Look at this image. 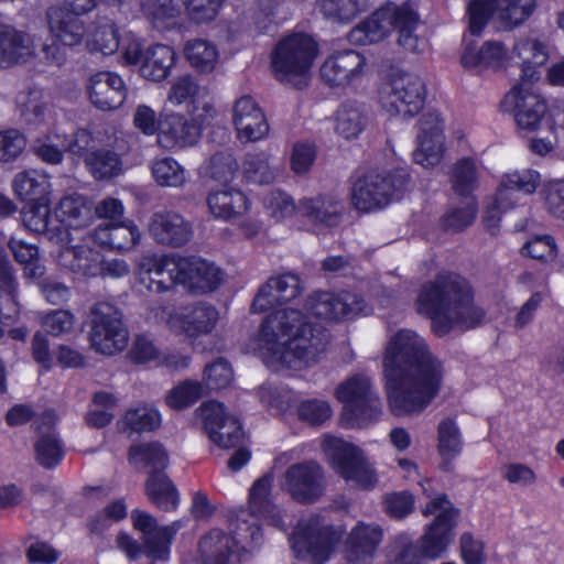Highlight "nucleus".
<instances>
[{"label": "nucleus", "instance_id": "e433bc0d", "mask_svg": "<svg viewBox=\"0 0 564 564\" xmlns=\"http://www.w3.org/2000/svg\"><path fill=\"white\" fill-rule=\"evenodd\" d=\"M207 207L216 219L231 220L243 216L250 209L246 194L235 187L212 191L207 196Z\"/></svg>", "mask_w": 564, "mask_h": 564}, {"label": "nucleus", "instance_id": "6ab92c4d", "mask_svg": "<svg viewBox=\"0 0 564 564\" xmlns=\"http://www.w3.org/2000/svg\"><path fill=\"white\" fill-rule=\"evenodd\" d=\"M212 442L221 448H231L240 444L243 431L239 420L228 415L221 403L204 402L197 410Z\"/></svg>", "mask_w": 564, "mask_h": 564}, {"label": "nucleus", "instance_id": "37998d69", "mask_svg": "<svg viewBox=\"0 0 564 564\" xmlns=\"http://www.w3.org/2000/svg\"><path fill=\"white\" fill-rule=\"evenodd\" d=\"M273 476L267 474L254 481L249 492V507L252 513L273 527H281L282 521L276 507L270 499Z\"/></svg>", "mask_w": 564, "mask_h": 564}, {"label": "nucleus", "instance_id": "4c0bfd02", "mask_svg": "<svg viewBox=\"0 0 564 564\" xmlns=\"http://www.w3.org/2000/svg\"><path fill=\"white\" fill-rule=\"evenodd\" d=\"M83 43L90 53L111 55L120 45L119 28L111 19L97 15L88 26L86 25Z\"/></svg>", "mask_w": 564, "mask_h": 564}, {"label": "nucleus", "instance_id": "e2e57ef3", "mask_svg": "<svg viewBox=\"0 0 564 564\" xmlns=\"http://www.w3.org/2000/svg\"><path fill=\"white\" fill-rule=\"evenodd\" d=\"M263 206L267 215L278 223L285 221L296 213L299 214V203L295 204L293 198L282 191L269 193L263 198Z\"/></svg>", "mask_w": 564, "mask_h": 564}, {"label": "nucleus", "instance_id": "c9c22d12", "mask_svg": "<svg viewBox=\"0 0 564 564\" xmlns=\"http://www.w3.org/2000/svg\"><path fill=\"white\" fill-rule=\"evenodd\" d=\"M237 540L221 530H212L199 542V560L187 558V561H196L197 564H234Z\"/></svg>", "mask_w": 564, "mask_h": 564}, {"label": "nucleus", "instance_id": "0e129e2a", "mask_svg": "<svg viewBox=\"0 0 564 564\" xmlns=\"http://www.w3.org/2000/svg\"><path fill=\"white\" fill-rule=\"evenodd\" d=\"M453 188L460 196L468 197L477 187L478 174L475 162L469 158L459 160L451 174Z\"/></svg>", "mask_w": 564, "mask_h": 564}, {"label": "nucleus", "instance_id": "052dcab7", "mask_svg": "<svg viewBox=\"0 0 564 564\" xmlns=\"http://www.w3.org/2000/svg\"><path fill=\"white\" fill-rule=\"evenodd\" d=\"M50 203H30L24 207L22 220L29 230L36 234H51L57 230V227L52 225Z\"/></svg>", "mask_w": 564, "mask_h": 564}, {"label": "nucleus", "instance_id": "1a4fd4ad", "mask_svg": "<svg viewBox=\"0 0 564 564\" xmlns=\"http://www.w3.org/2000/svg\"><path fill=\"white\" fill-rule=\"evenodd\" d=\"M148 318L155 323H165L174 334L198 338L213 332L218 322L219 313L213 305L199 302L180 306L169 312L164 307H153Z\"/></svg>", "mask_w": 564, "mask_h": 564}, {"label": "nucleus", "instance_id": "20e7f679", "mask_svg": "<svg viewBox=\"0 0 564 564\" xmlns=\"http://www.w3.org/2000/svg\"><path fill=\"white\" fill-rule=\"evenodd\" d=\"M17 105L28 131L39 132L32 141L33 154L46 164H61L66 152V128L64 124H55V111L44 101L42 93L36 89L21 93Z\"/></svg>", "mask_w": 564, "mask_h": 564}, {"label": "nucleus", "instance_id": "4468645a", "mask_svg": "<svg viewBox=\"0 0 564 564\" xmlns=\"http://www.w3.org/2000/svg\"><path fill=\"white\" fill-rule=\"evenodd\" d=\"M367 57L355 50L329 54L319 67L322 80L333 88L356 90L370 75Z\"/></svg>", "mask_w": 564, "mask_h": 564}, {"label": "nucleus", "instance_id": "f257e3e1", "mask_svg": "<svg viewBox=\"0 0 564 564\" xmlns=\"http://www.w3.org/2000/svg\"><path fill=\"white\" fill-rule=\"evenodd\" d=\"M444 375L442 362L416 332L403 328L389 337L383 377L389 409L394 415L424 411L441 392Z\"/></svg>", "mask_w": 564, "mask_h": 564}, {"label": "nucleus", "instance_id": "9d476101", "mask_svg": "<svg viewBox=\"0 0 564 564\" xmlns=\"http://www.w3.org/2000/svg\"><path fill=\"white\" fill-rule=\"evenodd\" d=\"M89 340L91 347L112 356L126 349L129 332L121 312L109 302H98L90 308Z\"/></svg>", "mask_w": 564, "mask_h": 564}, {"label": "nucleus", "instance_id": "864d4df0", "mask_svg": "<svg viewBox=\"0 0 564 564\" xmlns=\"http://www.w3.org/2000/svg\"><path fill=\"white\" fill-rule=\"evenodd\" d=\"M278 172L279 170L271 164L270 156L264 152L248 154L242 163L245 178L254 184L272 183Z\"/></svg>", "mask_w": 564, "mask_h": 564}, {"label": "nucleus", "instance_id": "aec40b11", "mask_svg": "<svg viewBox=\"0 0 564 564\" xmlns=\"http://www.w3.org/2000/svg\"><path fill=\"white\" fill-rule=\"evenodd\" d=\"M137 269L139 282L150 292L163 293L178 285V257L174 254L145 253Z\"/></svg>", "mask_w": 564, "mask_h": 564}, {"label": "nucleus", "instance_id": "f3484780", "mask_svg": "<svg viewBox=\"0 0 564 564\" xmlns=\"http://www.w3.org/2000/svg\"><path fill=\"white\" fill-rule=\"evenodd\" d=\"M281 489L297 502L313 503L326 489L324 469L314 460L293 464L283 475Z\"/></svg>", "mask_w": 564, "mask_h": 564}, {"label": "nucleus", "instance_id": "c756f323", "mask_svg": "<svg viewBox=\"0 0 564 564\" xmlns=\"http://www.w3.org/2000/svg\"><path fill=\"white\" fill-rule=\"evenodd\" d=\"M57 262L79 276L94 278L101 274V253L90 248L84 238L74 243V239L67 235V242L59 250Z\"/></svg>", "mask_w": 564, "mask_h": 564}, {"label": "nucleus", "instance_id": "9b49d317", "mask_svg": "<svg viewBox=\"0 0 564 564\" xmlns=\"http://www.w3.org/2000/svg\"><path fill=\"white\" fill-rule=\"evenodd\" d=\"M382 109L392 117L412 118L423 108L425 87L423 80L411 73H395L379 94Z\"/></svg>", "mask_w": 564, "mask_h": 564}, {"label": "nucleus", "instance_id": "f8f14e48", "mask_svg": "<svg viewBox=\"0 0 564 564\" xmlns=\"http://www.w3.org/2000/svg\"><path fill=\"white\" fill-rule=\"evenodd\" d=\"M422 513L436 514V518L426 528L416 545L425 558L436 560L445 553L453 541L457 511L445 495H438L422 508Z\"/></svg>", "mask_w": 564, "mask_h": 564}, {"label": "nucleus", "instance_id": "f704fd0d", "mask_svg": "<svg viewBox=\"0 0 564 564\" xmlns=\"http://www.w3.org/2000/svg\"><path fill=\"white\" fill-rule=\"evenodd\" d=\"M541 183L540 174L534 170L513 171L502 175L497 188V203L503 208H513L519 200L518 193L530 195Z\"/></svg>", "mask_w": 564, "mask_h": 564}, {"label": "nucleus", "instance_id": "dca6fc26", "mask_svg": "<svg viewBox=\"0 0 564 564\" xmlns=\"http://www.w3.org/2000/svg\"><path fill=\"white\" fill-rule=\"evenodd\" d=\"M406 182L408 175L404 171H399L393 176L368 173L355 183L351 193L352 204L361 212L381 209L392 202Z\"/></svg>", "mask_w": 564, "mask_h": 564}, {"label": "nucleus", "instance_id": "680f3d73", "mask_svg": "<svg viewBox=\"0 0 564 564\" xmlns=\"http://www.w3.org/2000/svg\"><path fill=\"white\" fill-rule=\"evenodd\" d=\"M204 394V384L196 380H184L166 394V404L175 410L193 405Z\"/></svg>", "mask_w": 564, "mask_h": 564}, {"label": "nucleus", "instance_id": "8fccbe9b", "mask_svg": "<svg viewBox=\"0 0 564 564\" xmlns=\"http://www.w3.org/2000/svg\"><path fill=\"white\" fill-rule=\"evenodd\" d=\"M85 165L96 180H108L118 176L123 171L121 158L107 149L87 153Z\"/></svg>", "mask_w": 564, "mask_h": 564}, {"label": "nucleus", "instance_id": "b1692460", "mask_svg": "<svg viewBox=\"0 0 564 564\" xmlns=\"http://www.w3.org/2000/svg\"><path fill=\"white\" fill-rule=\"evenodd\" d=\"M231 121L237 139L243 143L260 141L269 133L267 118L250 96H242L234 102Z\"/></svg>", "mask_w": 564, "mask_h": 564}, {"label": "nucleus", "instance_id": "ddd939ff", "mask_svg": "<svg viewBox=\"0 0 564 564\" xmlns=\"http://www.w3.org/2000/svg\"><path fill=\"white\" fill-rule=\"evenodd\" d=\"M536 0H471L468 6L469 33L480 35L489 18L496 15L506 28L513 29L534 12Z\"/></svg>", "mask_w": 564, "mask_h": 564}, {"label": "nucleus", "instance_id": "4be33fe9", "mask_svg": "<svg viewBox=\"0 0 564 564\" xmlns=\"http://www.w3.org/2000/svg\"><path fill=\"white\" fill-rule=\"evenodd\" d=\"M133 527L144 534V553L153 560L165 561L170 555V542L184 525L182 520L170 525L159 527L156 519L147 511L131 512Z\"/></svg>", "mask_w": 564, "mask_h": 564}, {"label": "nucleus", "instance_id": "3c124183", "mask_svg": "<svg viewBox=\"0 0 564 564\" xmlns=\"http://www.w3.org/2000/svg\"><path fill=\"white\" fill-rule=\"evenodd\" d=\"M151 173L158 185L178 188L185 185L187 172L172 156L156 158L151 162Z\"/></svg>", "mask_w": 564, "mask_h": 564}, {"label": "nucleus", "instance_id": "6e6d98bb", "mask_svg": "<svg viewBox=\"0 0 564 564\" xmlns=\"http://www.w3.org/2000/svg\"><path fill=\"white\" fill-rule=\"evenodd\" d=\"M370 6L371 0H323L321 9L329 20L349 22Z\"/></svg>", "mask_w": 564, "mask_h": 564}, {"label": "nucleus", "instance_id": "a18cd8bd", "mask_svg": "<svg viewBox=\"0 0 564 564\" xmlns=\"http://www.w3.org/2000/svg\"><path fill=\"white\" fill-rule=\"evenodd\" d=\"M176 62V53L167 45L156 44L149 47L142 58L141 75L150 80L165 79Z\"/></svg>", "mask_w": 564, "mask_h": 564}, {"label": "nucleus", "instance_id": "0eeeda50", "mask_svg": "<svg viewBox=\"0 0 564 564\" xmlns=\"http://www.w3.org/2000/svg\"><path fill=\"white\" fill-rule=\"evenodd\" d=\"M322 449L330 467L348 486L365 491L377 487L378 471L361 448L341 438L325 435Z\"/></svg>", "mask_w": 564, "mask_h": 564}, {"label": "nucleus", "instance_id": "7c9ffc66", "mask_svg": "<svg viewBox=\"0 0 564 564\" xmlns=\"http://www.w3.org/2000/svg\"><path fill=\"white\" fill-rule=\"evenodd\" d=\"M198 140V126L192 124L184 115L169 112L161 116L156 137L161 148L175 151L193 147Z\"/></svg>", "mask_w": 564, "mask_h": 564}, {"label": "nucleus", "instance_id": "4d7b16f0", "mask_svg": "<svg viewBox=\"0 0 564 564\" xmlns=\"http://www.w3.org/2000/svg\"><path fill=\"white\" fill-rule=\"evenodd\" d=\"M186 0H140L142 13L154 25L160 26L175 19L183 9Z\"/></svg>", "mask_w": 564, "mask_h": 564}, {"label": "nucleus", "instance_id": "cd10ccee", "mask_svg": "<svg viewBox=\"0 0 564 564\" xmlns=\"http://www.w3.org/2000/svg\"><path fill=\"white\" fill-rule=\"evenodd\" d=\"M221 282L223 273L214 263L200 258L178 257V285L193 292L207 293Z\"/></svg>", "mask_w": 564, "mask_h": 564}, {"label": "nucleus", "instance_id": "7ed1b4c3", "mask_svg": "<svg viewBox=\"0 0 564 564\" xmlns=\"http://www.w3.org/2000/svg\"><path fill=\"white\" fill-rule=\"evenodd\" d=\"M417 311L432 319V328L445 336L454 328L468 330L479 326L485 311L474 302L468 282L455 274H441L425 283L416 299Z\"/></svg>", "mask_w": 564, "mask_h": 564}, {"label": "nucleus", "instance_id": "a211bd4d", "mask_svg": "<svg viewBox=\"0 0 564 564\" xmlns=\"http://www.w3.org/2000/svg\"><path fill=\"white\" fill-rule=\"evenodd\" d=\"M336 398L343 403L345 413L354 419L376 414L380 410V399L372 389L371 380L365 375H355L336 389Z\"/></svg>", "mask_w": 564, "mask_h": 564}, {"label": "nucleus", "instance_id": "a19ab883", "mask_svg": "<svg viewBox=\"0 0 564 564\" xmlns=\"http://www.w3.org/2000/svg\"><path fill=\"white\" fill-rule=\"evenodd\" d=\"M369 121L367 107L356 100L341 104L335 117V132L345 140L357 139Z\"/></svg>", "mask_w": 564, "mask_h": 564}, {"label": "nucleus", "instance_id": "58836bf2", "mask_svg": "<svg viewBox=\"0 0 564 564\" xmlns=\"http://www.w3.org/2000/svg\"><path fill=\"white\" fill-rule=\"evenodd\" d=\"M14 194L23 202H51L53 192L48 175L35 170L18 173L12 182Z\"/></svg>", "mask_w": 564, "mask_h": 564}, {"label": "nucleus", "instance_id": "603ef678", "mask_svg": "<svg viewBox=\"0 0 564 564\" xmlns=\"http://www.w3.org/2000/svg\"><path fill=\"white\" fill-rule=\"evenodd\" d=\"M8 246L15 261L23 267L26 278L37 279L44 275L45 267L40 261L39 249L35 245L12 237Z\"/></svg>", "mask_w": 564, "mask_h": 564}, {"label": "nucleus", "instance_id": "2eb2a0df", "mask_svg": "<svg viewBox=\"0 0 564 564\" xmlns=\"http://www.w3.org/2000/svg\"><path fill=\"white\" fill-rule=\"evenodd\" d=\"M500 109L513 116L521 132H535L546 122V102L528 83L513 86L502 99Z\"/></svg>", "mask_w": 564, "mask_h": 564}, {"label": "nucleus", "instance_id": "338daca9", "mask_svg": "<svg viewBox=\"0 0 564 564\" xmlns=\"http://www.w3.org/2000/svg\"><path fill=\"white\" fill-rule=\"evenodd\" d=\"M129 459L139 467H152L154 470L166 466L167 456L160 444L134 445L130 448Z\"/></svg>", "mask_w": 564, "mask_h": 564}, {"label": "nucleus", "instance_id": "423d86ee", "mask_svg": "<svg viewBox=\"0 0 564 564\" xmlns=\"http://www.w3.org/2000/svg\"><path fill=\"white\" fill-rule=\"evenodd\" d=\"M318 54L317 43L305 33H292L282 37L271 53L274 77L284 84L304 86Z\"/></svg>", "mask_w": 564, "mask_h": 564}, {"label": "nucleus", "instance_id": "49530a36", "mask_svg": "<svg viewBox=\"0 0 564 564\" xmlns=\"http://www.w3.org/2000/svg\"><path fill=\"white\" fill-rule=\"evenodd\" d=\"M184 56L189 65L200 74L213 73L220 62L218 46L208 40L194 39L186 42Z\"/></svg>", "mask_w": 564, "mask_h": 564}, {"label": "nucleus", "instance_id": "412c9836", "mask_svg": "<svg viewBox=\"0 0 564 564\" xmlns=\"http://www.w3.org/2000/svg\"><path fill=\"white\" fill-rule=\"evenodd\" d=\"M308 314L324 321L352 318L366 312L365 301L357 294L321 292L311 295L306 302Z\"/></svg>", "mask_w": 564, "mask_h": 564}, {"label": "nucleus", "instance_id": "c03bdc74", "mask_svg": "<svg viewBox=\"0 0 564 564\" xmlns=\"http://www.w3.org/2000/svg\"><path fill=\"white\" fill-rule=\"evenodd\" d=\"M54 215L57 223L75 229L84 228L93 220L91 208L79 194L64 196L55 206Z\"/></svg>", "mask_w": 564, "mask_h": 564}, {"label": "nucleus", "instance_id": "2f4dec72", "mask_svg": "<svg viewBox=\"0 0 564 564\" xmlns=\"http://www.w3.org/2000/svg\"><path fill=\"white\" fill-rule=\"evenodd\" d=\"M383 538V531L376 523L358 522L345 543V556L350 564H369Z\"/></svg>", "mask_w": 564, "mask_h": 564}, {"label": "nucleus", "instance_id": "f03ea898", "mask_svg": "<svg viewBox=\"0 0 564 564\" xmlns=\"http://www.w3.org/2000/svg\"><path fill=\"white\" fill-rule=\"evenodd\" d=\"M326 343L322 326L308 323L302 312L285 307L262 321L258 333L249 339L247 350L273 371L301 370L316 362Z\"/></svg>", "mask_w": 564, "mask_h": 564}, {"label": "nucleus", "instance_id": "6e6552de", "mask_svg": "<svg viewBox=\"0 0 564 564\" xmlns=\"http://www.w3.org/2000/svg\"><path fill=\"white\" fill-rule=\"evenodd\" d=\"M341 536L340 529L325 523L318 516H313L299 522L291 543L297 557L323 564L330 557Z\"/></svg>", "mask_w": 564, "mask_h": 564}, {"label": "nucleus", "instance_id": "de8ad7c7", "mask_svg": "<svg viewBox=\"0 0 564 564\" xmlns=\"http://www.w3.org/2000/svg\"><path fill=\"white\" fill-rule=\"evenodd\" d=\"M148 498L164 511L176 510L180 495L171 479L161 471L150 473L145 482Z\"/></svg>", "mask_w": 564, "mask_h": 564}, {"label": "nucleus", "instance_id": "393cba45", "mask_svg": "<svg viewBox=\"0 0 564 564\" xmlns=\"http://www.w3.org/2000/svg\"><path fill=\"white\" fill-rule=\"evenodd\" d=\"M35 59V37L12 25L0 24V68L30 64Z\"/></svg>", "mask_w": 564, "mask_h": 564}, {"label": "nucleus", "instance_id": "09e8293b", "mask_svg": "<svg viewBox=\"0 0 564 564\" xmlns=\"http://www.w3.org/2000/svg\"><path fill=\"white\" fill-rule=\"evenodd\" d=\"M464 446L460 430L453 419L446 417L437 425V451L445 465L457 458Z\"/></svg>", "mask_w": 564, "mask_h": 564}, {"label": "nucleus", "instance_id": "bf43d9fd", "mask_svg": "<svg viewBox=\"0 0 564 564\" xmlns=\"http://www.w3.org/2000/svg\"><path fill=\"white\" fill-rule=\"evenodd\" d=\"M388 557L390 564H424L425 556L411 538L398 534L389 545Z\"/></svg>", "mask_w": 564, "mask_h": 564}, {"label": "nucleus", "instance_id": "ea45409f", "mask_svg": "<svg viewBox=\"0 0 564 564\" xmlns=\"http://www.w3.org/2000/svg\"><path fill=\"white\" fill-rule=\"evenodd\" d=\"M514 53L521 61V82L531 84L541 76V68L549 58L543 43L535 39H521L514 46Z\"/></svg>", "mask_w": 564, "mask_h": 564}, {"label": "nucleus", "instance_id": "13d9d810", "mask_svg": "<svg viewBox=\"0 0 564 564\" xmlns=\"http://www.w3.org/2000/svg\"><path fill=\"white\" fill-rule=\"evenodd\" d=\"M117 399L110 392L99 391L93 394L91 409L87 412L85 421L88 426L101 429L108 425L115 414Z\"/></svg>", "mask_w": 564, "mask_h": 564}, {"label": "nucleus", "instance_id": "5fc2aeb1", "mask_svg": "<svg viewBox=\"0 0 564 564\" xmlns=\"http://www.w3.org/2000/svg\"><path fill=\"white\" fill-rule=\"evenodd\" d=\"M161 424L160 412L150 405H140L128 410L118 422L121 431L144 432L158 429Z\"/></svg>", "mask_w": 564, "mask_h": 564}, {"label": "nucleus", "instance_id": "bb28decb", "mask_svg": "<svg viewBox=\"0 0 564 564\" xmlns=\"http://www.w3.org/2000/svg\"><path fill=\"white\" fill-rule=\"evenodd\" d=\"M149 235L160 245L181 247L193 236L191 224L178 213L160 210L148 223Z\"/></svg>", "mask_w": 564, "mask_h": 564}, {"label": "nucleus", "instance_id": "79ce46f5", "mask_svg": "<svg viewBox=\"0 0 564 564\" xmlns=\"http://www.w3.org/2000/svg\"><path fill=\"white\" fill-rule=\"evenodd\" d=\"M340 213L341 205L333 196L304 197L299 202V214L314 225H336Z\"/></svg>", "mask_w": 564, "mask_h": 564}, {"label": "nucleus", "instance_id": "c85d7f7f", "mask_svg": "<svg viewBox=\"0 0 564 564\" xmlns=\"http://www.w3.org/2000/svg\"><path fill=\"white\" fill-rule=\"evenodd\" d=\"M90 102L98 109L109 111L119 108L127 97V87L117 73L98 72L87 83Z\"/></svg>", "mask_w": 564, "mask_h": 564}, {"label": "nucleus", "instance_id": "473e14b6", "mask_svg": "<svg viewBox=\"0 0 564 564\" xmlns=\"http://www.w3.org/2000/svg\"><path fill=\"white\" fill-rule=\"evenodd\" d=\"M300 292L301 285L297 275L285 273L273 276L259 290L253 300L252 310L257 313L264 312L295 299Z\"/></svg>", "mask_w": 564, "mask_h": 564}, {"label": "nucleus", "instance_id": "774afa93", "mask_svg": "<svg viewBox=\"0 0 564 564\" xmlns=\"http://www.w3.org/2000/svg\"><path fill=\"white\" fill-rule=\"evenodd\" d=\"M28 139L18 129L9 128L0 130V162L11 163L15 161L26 149Z\"/></svg>", "mask_w": 564, "mask_h": 564}, {"label": "nucleus", "instance_id": "72a5a7b5", "mask_svg": "<svg viewBox=\"0 0 564 564\" xmlns=\"http://www.w3.org/2000/svg\"><path fill=\"white\" fill-rule=\"evenodd\" d=\"M465 48L460 57L465 68L482 72L485 69H500L508 65L510 55L506 46L498 41H487L477 48L465 39Z\"/></svg>", "mask_w": 564, "mask_h": 564}, {"label": "nucleus", "instance_id": "69168bd1", "mask_svg": "<svg viewBox=\"0 0 564 564\" xmlns=\"http://www.w3.org/2000/svg\"><path fill=\"white\" fill-rule=\"evenodd\" d=\"M204 94L206 91L199 87L191 75H183L172 83L167 93V100L174 106L186 105V108H188L194 104V99L200 98Z\"/></svg>", "mask_w": 564, "mask_h": 564}, {"label": "nucleus", "instance_id": "5701e85b", "mask_svg": "<svg viewBox=\"0 0 564 564\" xmlns=\"http://www.w3.org/2000/svg\"><path fill=\"white\" fill-rule=\"evenodd\" d=\"M417 148L413 153L414 161L424 166L437 165L444 152L443 120L436 111H430L419 121Z\"/></svg>", "mask_w": 564, "mask_h": 564}, {"label": "nucleus", "instance_id": "a878e982", "mask_svg": "<svg viewBox=\"0 0 564 564\" xmlns=\"http://www.w3.org/2000/svg\"><path fill=\"white\" fill-rule=\"evenodd\" d=\"M45 21L51 37L57 43L67 47L83 44L86 23L65 4L50 6L45 12Z\"/></svg>", "mask_w": 564, "mask_h": 564}, {"label": "nucleus", "instance_id": "39448f33", "mask_svg": "<svg viewBox=\"0 0 564 564\" xmlns=\"http://www.w3.org/2000/svg\"><path fill=\"white\" fill-rule=\"evenodd\" d=\"M419 23L417 13L409 6L387 3L355 26L349 32L348 39L352 44L368 45L382 41L392 30H395L398 44L415 53L425 46V41L415 33Z\"/></svg>", "mask_w": 564, "mask_h": 564}]
</instances>
